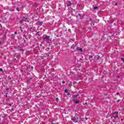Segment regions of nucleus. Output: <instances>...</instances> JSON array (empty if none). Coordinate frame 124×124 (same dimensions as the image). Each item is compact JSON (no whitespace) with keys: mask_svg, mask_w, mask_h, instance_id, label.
<instances>
[{"mask_svg":"<svg viewBox=\"0 0 124 124\" xmlns=\"http://www.w3.org/2000/svg\"><path fill=\"white\" fill-rule=\"evenodd\" d=\"M43 39L44 41H45L46 43H51L52 42V37L51 36L47 35L44 34L43 36Z\"/></svg>","mask_w":124,"mask_h":124,"instance_id":"obj_1","label":"nucleus"},{"mask_svg":"<svg viewBox=\"0 0 124 124\" xmlns=\"http://www.w3.org/2000/svg\"><path fill=\"white\" fill-rule=\"evenodd\" d=\"M71 120L73 121L74 123H79L81 122V120H79V115L73 116V115H71Z\"/></svg>","mask_w":124,"mask_h":124,"instance_id":"obj_2","label":"nucleus"},{"mask_svg":"<svg viewBox=\"0 0 124 124\" xmlns=\"http://www.w3.org/2000/svg\"><path fill=\"white\" fill-rule=\"evenodd\" d=\"M22 20H20L19 23H22L23 22H28L29 21V18H28V16H21Z\"/></svg>","mask_w":124,"mask_h":124,"instance_id":"obj_3","label":"nucleus"},{"mask_svg":"<svg viewBox=\"0 0 124 124\" xmlns=\"http://www.w3.org/2000/svg\"><path fill=\"white\" fill-rule=\"evenodd\" d=\"M70 1L71 7H74L75 6H76V4H77V1L76 0H71Z\"/></svg>","mask_w":124,"mask_h":124,"instance_id":"obj_4","label":"nucleus"},{"mask_svg":"<svg viewBox=\"0 0 124 124\" xmlns=\"http://www.w3.org/2000/svg\"><path fill=\"white\" fill-rule=\"evenodd\" d=\"M65 6L69 7L71 6V1L69 0H67L65 3Z\"/></svg>","mask_w":124,"mask_h":124,"instance_id":"obj_5","label":"nucleus"},{"mask_svg":"<svg viewBox=\"0 0 124 124\" xmlns=\"http://www.w3.org/2000/svg\"><path fill=\"white\" fill-rule=\"evenodd\" d=\"M77 21H79V20H81L82 19V15L81 14H78L77 16Z\"/></svg>","mask_w":124,"mask_h":124,"instance_id":"obj_6","label":"nucleus"},{"mask_svg":"<svg viewBox=\"0 0 124 124\" xmlns=\"http://www.w3.org/2000/svg\"><path fill=\"white\" fill-rule=\"evenodd\" d=\"M118 113H119L117 111H115L113 114V116L114 117V119H116V118H118Z\"/></svg>","mask_w":124,"mask_h":124,"instance_id":"obj_7","label":"nucleus"},{"mask_svg":"<svg viewBox=\"0 0 124 124\" xmlns=\"http://www.w3.org/2000/svg\"><path fill=\"white\" fill-rule=\"evenodd\" d=\"M36 24L39 26H42V24H43V22H41L40 20H37Z\"/></svg>","mask_w":124,"mask_h":124,"instance_id":"obj_8","label":"nucleus"},{"mask_svg":"<svg viewBox=\"0 0 124 124\" xmlns=\"http://www.w3.org/2000/svg\"><path fill=\"white\" fill-rule=\"evenodd\" d=\"M72 10H73L72 7H71H71H69L68 8V11L69 12H71L72 15L73 14V13L72 12Z\"/></svg>","mask_w":124,"mask_h":124,"instance_id":"obj_9","label":"nucleus"},{"mask_svg":"<svg viewBox=\"0 0 124 124\" xmlns=\"http://www.w3.org/2000/svg\"><path fill=\"white\" fill-rule=\"evenodd\" d=\"M76 49L77 51H78V52H83V49H82V48H80L79 47H77Z\"/></svg>","mask_w":124,"mask_h":124,"instance_id":"obj_10","label":"nucleus"},{"mask_svg":"<svg viewBox=\"0 0 124 124\" xmlns=\"http://www.w3.org/2000/svg\"><path fill=\"white\" fill-rule=\"evenodd\" d=\"M17 49H18V50H19V51H24V50H23L22 47L21 45H19L17 46Z\"/></svg>","mask_w":124,"mask_h":124,"instance_id":"obj_11","label":"nucleus"},{"mask_svg":"<svg viewBox=\"0 0 124 124\" xmlns=\"http://www.w3.org/2000/svg\"><path fill=\"white\" fill-rule=\"evenodd\" d=\"M68 90H64V93H67L66 94V95H70V93H68Z\"/></svg>","mask_w":124,"mask_h":124,"instance_id":"obj_12","label":"nucleus"},{"mask_svg":"<svg viewBox=\"0 0 124 124\" xmlns=\"http://www.w3.org/2000/svg\"><path fill=\"white\" fill-rule=\"evenodd\" d=\"M89 20H90L91 23H92V24H93V26H94V20L93 21V20L91 18L89 19Z\"/></svg>","mask_w":124,"mask_h":124,"instance_id":"obj_13","label":"nucleus"},{"mask_svg":"<svg viewBox=\"0 0 124 124\" xmlns=\"http://www.w3.org/2000/svg\"><path fill=\"white\" fill-rule=\"evenodd\" d=\"M73 101H74L75 104H78V103H79V102H80V101L79 100H77L75 99H73Z\"/></svg>","mask_w":124,"mask_h":124,"instance_id":"obj_14","label":"nucleus"},{"mask_svg":"<svg viewBox=\"0 0 124 124\" xmlns=\"http://www.w3.org/2000/svg\"><path fill=\"white\" fill-rule=\"evenodd\" d=\"M78 96H79L78 94L74 95L73 96V99H76V98H77V97H78Z\"/></svg>","mask_w":124,"mask_h":124,"instance_id":"obj_15","label":"nucleus"},{"mask_svg":"<svg viewBox=\"0 0 124 124\" xmlns=\"http://www.w3.org/2000/svg\"><path fill=\"white\" fill-rule=\"evenodd\" d=\"M19 29L21 30V32H23V30H24L25 29V28H23L22 26H20L19 27Z\"/></svg>","mask_w":124,"mask_h":124,"instance_id":"obj_16","label":"nucleus"},{"mask_svg":"<svg viewBox=\"0 0 124 124\" xmlns=\"http://www.w3.org/2000/svg\"><path fill=\"white\" fill-rule=\"evenodd\" d=\"M24 37L25 38V39H26V40H29V39H30V37L26 36V35H24Z\"/></svg>","mask_w":124,"mask_h":124,"instance_id":"obj_17","label":"nucleus"},{"mask_svg":"<svg viewBox=\"0 0 124 124\" xmlns=\"http://www.w3.org/2000/svg\"><path fill=\"white\" fill-rule=\"evenodd\" d=\"M96 59L98 61L100 59V56L99 55L96 56Z\"/></svg>","mask_w":124,"mask_h":124,"instance_id":"obj_18","label":"nucleus"},{"mask_svg":"<svg viewBox=\"0 0 124 124\" xmlns=\"http://www.w3.org/2000/svg\"><path fill=\"white\" fill-rule=\"evenodd\" d=\"M46 50L47 51V52H49L50 51V48L49 47H46Z\"/></svg>","mask_w":124,"mask_h":124,"instance_id":"obj_19","label":"nucleus"},{"mask_svg":"<svg viewBox=\"0 0 124 124\" xmlns=\"http://www.w3.org/2000/svg\"><path fill=\"white\" fill-rule=\"evenodd\" d=\"M76 46L75 45H73L71 46V49H75V48Z\"/></svg>","mask_w":124,"mask_h":124,"instance_id":"obj_20","label":"nucleus"},{"mask_svg":"<svg viewBox=\"0 0 124 124\" xmlns=\"http://www.w3.org/2000/svg\"><path fill=\"white\" fill-rule=\"evenodd\" d=\"M1 116L2 117V118H3V119H5V115L1 114Z\"/></svg>","mask_w":124,"mask_h":124,"instance_id":"obj_21","label":"nucleus"},{"mask_svg":"<svg viewBox=\"0 0 124 124\" xmlns=\"http://www.w3.org/2000/svg\"><path fill=\"white\" fill-rule=\"evenodd\" d=\"M37 35H38V36H40V35H41V33H39V31H38L37 32Z\"/></svg>","mask_w":124,"mask_h":124,"instance_id":"obj_22","label":"nucleus"},{"mask_svg":"<svg viewBox=\"0 0 124 124\" xmlns=\"http://www.w3.org/2000/svg\"><path fill=\"white\" fill-rule=\"evenodd\" d=\"M93 9L94 10H96L98 9V7H94Z\"/></svg>","mask_w":124,"mask_h":124,"instance_id":"obj_23","label":"nucleus"},{"mask_svg":"<svg viewBox=\"0 0 124 124\" xmlns=\"http://www.w3.org/2000/svg\"><path fill=\"white\" fill-rule=\"evenodd\" d=\"M15 35L14 34H12V38H15Z\"/></svg>","mask_w":124,"mask_h":124,"instance_id":"obj_24","label":"nucleus"},{"mask_svg":"<svg viewBox=\"0 0 124 124\" xmlns=\"http://www.w3.org/2000/svg\"><path fill=\"white\" fill-rule=\"evenodd\" d=\"M30 31H31V32H33V29H32V28H30Z\"/></svg>","mask_w":124,"mask_h":124,"instance_id":"obj_25","label":"nucleus"},{"mask_svg":"<svg viewBox=\"0 0 124 124\" xmlns=\"http://www.w3.org/2000/svg\"><path fill=\"white\" fill-rule=\"evenodd\" d=\"M62 78H65V76L64 75V74H62Z\"/></svg>","mask_w":124,"mask_h":124,"instance_id":"obj_26","label":"nucleus"},{"mask_svg":"<svg viewBox=\"0 0 124 124\" xmlns=\"http://www.w3.org/2000/svg\"><path fill=\"white\" fill-rule=\"evenodd\" d=\"M16 9L17 11H20V8L19 7H17Z\"/></svg>","mask_w":124,"mask_h":124,"instance_id":"obj_27","label":"nucleus"},{"mask_svg":"<svg viewBox=\"0 0 124 124\" xmlns=\"http://www.w3.org/2000/svg\"><path fill=\"white\" fill-rule=\"evenodd\" d=\"M121 59L123 62L124 63V58H121Z\"/></svg>","mask_w":124,"mask_h":124,"instance_id":"obj_28","label":"nucleus"},{"mask_svg":"<svg viewBox=\"0 0 124 124\" xmlns=\"http://www.w3.org/2000/svg\"><path fill=\"white\" fill-rule=\"evenodd\" d=\"M7 105H8L9 106H12V103L11 104H7Z\"/></svg>","mask_w":124,"mask_h":124,"instance_id":"obj_29","label":"nucleus"},{"mask_svg":"<svg viewBox=\"0 0 124 124\" xmlns=\"http://www.w3.org/2000/svg\"><path fill=\"white\" fill-rule=\"evenodd\" d=\"M93 58V56L92 55H90L89 56V59H92Z\"/></svg>","mask_w":124,"mask_h":124,"instance_id":"obj_30","label":"nucleus"},{"mask_svg":"<svg viewBox=\"0 0 124 124\" xmlns=\"http://www.w3.org/2000/svg\"><path fill=\"white\" fill-rule=\"evenodd\" d=\"M68 31H69V32H71V30L68 29Z\"/></svg>","mask_w":124,"mask_h":124,"instance_id":"obj_31","label":"nucleus"},{"mask_svg":"<svg viewBox=\"0 0 124 124\" xmlns=\"http://www.w3.org/2000/svg\"><path fill=\"white\" fill-rule=\"evenodd\" d=\"M33 70V66H31V70Z\"/></svg>","mask_w":124,"mask_h":124,"instance_id":"obj_32","label":"nucleus"},{"mask_svg":"<svg viewBox=\"0 0 124 124\" xmlns=\"http://www.w3.org/2000/svg\"><path fill=\"white\" fill-rule=\"evenodd\" d=\"M0 71H1L2 72V71H3V70L2 69V68H0Z\"/></svg>","mask_w":124,"mask_h":124,"instance_id":"obj_33","label":"nucleus"},{"mask_svg":"<svg viewBox=\"0 0 124 124\" xmlns=\"http://www.w3.org/2000/svg\"><path fill=\"white\" fill-rule=\"evenodd\" d=\"M77 82L76 81H74L73 82V85H75V84H76Z\"/></svg>","mask_w":124,"mask_h":124,"instance_id":"obj_34","label":"nucleus"},{"mask_svg":"<svg viewBox=\"0 0 124 124\" xmlns=\"http://www.w3.org/2000/svg\"><path fill=\"white\" fill-rule=\"evenodd\" d=\"M8 79H9V80H11V78L10 77H8Z\"/></svg>","mask_w":124,"mask_h":124,"instance_id":"obj_35","label":"nucleus"},{"mask_svg":"<svg viewBox=\"0 0 124 124\" xmlns=\"http://www.w3.org/2000/svg\"><path fill=\"white\" fill-rule=\"evenodd\" d=\"M6 91H9V88H6Z\"/></svg>","mask_w":124,"mask_h":124,"instance_id":"obj_36","label":"nucleus"},{"mask_svg":"<svg viewBox=\"0 0 124 124\" xmlns=\"http://www.w3.org/2000/svg\"><path fill=\"white\" fill-rule=\"evenodd\" d=\"M117 95H120V93L118 92V93H117Z\"/></svg>","mask_w":124,"mask_h":124,"instance_id":"obj_37","label":"nucleus"},{"mask_svg":"<svg viewBox=\"0 0 124 124\" xmlns=\"http://www.w3.org/2000/svg\"><path fill=\"white\" fill-rule=\"evenodd\" d=\"M62 84H65V81H62Z\"/></svg>","mask_w":124,"mask_h":124,"instance_id":"obj_38","label":"nucleus"},{"mask_svg":"<svg viewBox=\"0 0 124 124\" xmlns=\"http://www.w3.org/2000/svg\"><path fill=\"white\" fill-rule=\"evenodd\" d=\"M23 42L26 43V40H23Z\"/></svg>","mask_w":124,"mask_h":124,"instance_id":"obj_39","label":"nucleus"},{"mask_svg":"<svg viewBox=\"0 0 124 124\" xmlns=\"http://www.w3.org/2000/svg\"><path fill=\"white\" fill-rule=\"evenodd\" d=\"M56 101L58 102L59 101V98H56Z\"/></svg>","mask_w":124,"mask_h":124,"instance_id":"obj_40","label":"nucleus"},{"mask_svg":"<svg viewBox=\"0 0 124 124\" xmlns=\"http://www.w3.org/2000/svg\"><path fill=\"white\" fill-rule=\"evenodd\" d=\"M15 34H17V31L15 32Z\"/></svg>","mask_w":124,"mask_h":124,"instance_id":"obj_41","label":"nucleus"},{"mask_svg":"<svg viewBox=\"0 0 124 124\" xmlns=\"http://www.w3.org/2000/svg\"><path fill=\"white\" fill-rule=\"evenodd\" d=\"M115 5H118V2H116V3H115Z\"/></svg>","mask_w":124,"mask_h":124,"instance_id":"obj_42","label":"nucleus"},{"mask_svg":"<svg viewBox=\"0 0 124 124\" xmlns=\"http://www.w3.org/2000/svg\"><path fill=\"white\" fill-rule=\"evenodd\" d=\"M103 73H104L105 74L106 73V71H104V72H103Z\"/></svg>","mask_w":124,"mask_h":124,"instance_id":"obj_43","label":"nucleus"},{"mask_svg":"<svg viewBox=\"0 0 124 124\" xmlns=\"http://www.w3.org/2000/svg\"><path fill=\"white\" fill-rule=\"evenodd\" d=\"M119 101H120V100H118L117 101V102H119Z\"/></svg>","mask_w":124,"mask_h":124,"instance_id":"obj_44","label":"nucleus"},{"mask_svg":"<svg viewBox=\"0 0 124 124\" xmlns=\"http://www.w3.org/2000/svg\"><path fill=\"white\" fill-rule=\"evenodd\" d=\"M6 94H8V92L6 93Z\"/></svg>","mask_w":124,"mask_h":124,"instance_id":"obj_45","label":"nucleus"},{"mask_svg":"<svg viewBox=\"0 0 124 124\" xmlns=\"http://www.w3.org/2000/svg\"><path fill=\"white\" fill-rule=\"evenodd\" d=\"M0 27H2V26H1V24H0Z\"/></svg>","mask_w":124,"mask_h":124,"instance_id":"obj_46","label":"nucleus"},{"mask_svg":"<svg viewBox=\"0 0 124 124\" xmlns=\"http://www.w3.org/2000/svg\"><path fill=\"white\" fill-rule=\"evenodd\" d=\"M86 120H88V118H87V117L85 118Z\"/></svg>","mask_w":124,"mask_h":124,"instance_id":"obj_47","label":"nucleus"},{"mask_svg":"<svg viewBox=\"0 0 124 124\" xmlns=\"http://www.w3.org/2000/svg\"><path fill=\"white\" fill-rule=\"evenodd\" d=\"M40 46H42V45L40 44Z\"/></svg>","mask_w":124,"mask_h":124,"instance_id":"obj_48","label":"nucleus"},{"mask_svg":"<svg viewBox=\"0 0 124 124\" xmlns=\"http://www.w3.org/2000/svg\"><path fill=\"white\" fill-rule=\"evenodd\" d=\"M1 93H2V94H4V93H2V92Z\"/></svg>","mask_w":124,"mask_h":124,"instance_id":"obj_49","label":"nucleus"},{"mask_svg":"<svg viewBox=\"0 0 124 124\" xmlns=\"http://www.w3.org/2000/svg\"><path fill=\"white\" fill-rule=\"evenodd\" d=\"M0 44H1V42L0 41Z\"/></svg>","mask_w":124,"mask_h":124,"instance_id":"obj_50","label":"nucleus"},{"mask_svg":"<svg viewBox=\"0 0 124 124\" xmlns=\"http://www.w3.org/2000/svg\"><path fill=\"white\" fill-rule=\"evenodd\" d=\"M14 61H16V59H14Z\"/></svg>","mask_w":124,"mask_h":124,"instance_id":"obj_51","label":"nucleus"},{"mask_svg":"<svg viewBox=\"0 0 124 124\" xmlns=\"http://www.w3.org/2000/svg\"><path fill=\"white\" fill-rule=\"evenodd\" d=\"M1 117V115H0V118Z\"/></svg>","mask_w":124,"mask_h":124,"instance_id":"obj_52","label":"nucleus"},{"mask_svg":"<svg viewBox=\"0 0 124 124\" xmlns=\"http://www.w3.org/2000/svg\"><path fill=\"white\" fill-rule=\"evenodd\" d=\"M104 95H107V94H104Z\"/></svg>","mask_w":124,"mask_h":124,"instance_id":"obj_53","label":"nucleus"},{"mask_svg":"<svg viewBox=\"0 0 124 124\" xmlns=\"http://www.w3.org/2000/svg\"><path fill=\"white\" fill-rule=\"evenodd\" d=\"M85 104H87V103H85Z\"/></svg>","mask_w":124,"mask_h":124,"instance_id":"obj_54","label":"nucleus"},{"mask_svg":"<svg viewBox=\"0 0 124 124\" xmlns=\"http://www.w3.org/2000/svg\"><path fill=\"white\" fill-rule=\"evenodd\" d=\"M69 86L70 87V85H69Z\"/></svg>","mask_w":124,"mask_h":124,"instance_id":"obj_55","label":"nucleus"},{"mask_svg":"<svg viewBox=\"0 0 124 124\" xmlns=\"http://www.w3.org/2000/svg\"><path fill=\"white\" fill-rule=\"evenodd\" d=\"M69 86L70 87V85H69Z\"/></svg>","mask_w":124,"mask_h":124,"instance_id":"obj_56","label":"nucleus"},{"mask_svg":"<svg viewBox=\"0 0 124 124\" xmlns=\"http://www.w3.org/2000/svg\"><path fill=\"white\" fill-rule=\"evenodd\" d=\"M6 96H7V95H6Z\"/></svg>","mask_w":124,"mask_h":124,"instance_id":"obj_57","label":"nucleus"}]
</instances>
